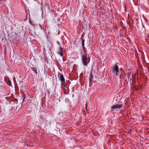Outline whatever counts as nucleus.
Wrapping results in <instances>:
<instances>
[{"label":"nucleus","instance_id":"nucleus-1","mask_svg":"<svg viewBox=\"0 0 149 149\" xmlns=\"http://www.w3.org/2000/svg\"><path fill=\"white\" fill-rule=\"evenodd\" d=\"M81 59L82 62L84 65L87 66L88 63L87 60V55L86 52H85L84 54L82 56Z\"/></svg>","mask_w":149,"mask_h":149},{"label":"nucleus","instance_id":"nucleus-2","mask_svg":"<svg viewBox=\"0 0 149 149\" xmlns=\"http://www.w3.org/2000/svg\"><path fill=\"white\" fill-rule=\"evenodd\" d=\"M112 70L113 73L115 74L116 76L118 75V72L119 71V68L116 63L115 65L113 67Z\"/></svg>","mask_w":149,"mask_h":149},{"label":"nucleus","instance_id":"nucleus-3","mask_svg":"<svg viewBox=\"0 0 149 149\" xmlns=\"http://www.w3.org/2000/svg\"><path fill=\"white\" fill-rule=\"evenodd\" d=\"M63 48L60 45L59 47V50L57 52V54L60 55L61 57L63 56Z\"/></svg>","mask_w":149,"mask_h":149},{"label":"nucleus","instance_id":"nucleus-4","mask_svg":"<svg viewBox=\"0 0 149 149\" xmlns=\"http://www.w3.org/2000/svg\"><path fill=\"white\" fill-rule=\"evenodd\" d=\"M122 107V105L116 104L112 106L111 108L112 109H115L118 108H120Z\"/></svg>","mask_w":149,"mask_h":149},{"label":"nucleus","instance_id":"nucleus-5","mask_svg":"<svg viewBox=\"0 0 149 149\" xmlns=\"http://www.w3.org/2000/svg\"><path fill=\"white\" fill-rule=\"evenodd\" d=\"M60 74V76L59 77V78H60L61 80V83L63 82H65V79L63 75L61 74L60 72L58 73V74Z\"/></svg>","mask_w":149,"mask_h":149},{"label":"nucleus","instance_id":"nucleus-6","mask_svg":"<svg viewBox=\"0 0 149 149\" xmlns=\"http://www.w3.org/2000/svg\"><path fill=\"white\" fill-rule=\"evenodd\" d=\"M61 85H62V88L65 90H66L68 89V88H67V86L65 82L61 83Z\"/></svg>","mask_w":149,"mask_h":149},{"label":"nucleus","instance_id":"nucleus-7","mask_svg":"<svg viewBox=\"0 0 149 149\" xmlns=\"http://www.w3.org/2000/svg\"><path fill=\"white\" fill-rule=\"evenodd\" d=\"M84 42L85 40L84 39H82V45L84 50Z\"/></svg>","mask_w":149,"mask_h":149},{"label":"nucleus","instance_id":"nucleus-8","mask_svg":"<svg viewBox=\"0 0 149 149\" xmlns=\"http://www.w3.org/2000/svg\"><path fill=\"white\" fill-rule=\"evenodd\" d=\"M7 84L9 86H11V81L10 80H8L7 82Z\"/></svg>","mask_w":149,"mask_h":149},{"label":"nucleus","instance_id":"nucleus-9","mask_svg":"<svg viewBox=\"0 0 149 149\" xmlns=\"http://www.w3.org/2000/svg\"><path fill=\"white\" fill-rule=\"evenodd\" d=\"M33 70L36 74H37V70L36 68H33Z\"/></svg>","mask_w":149,"mask_h":149},{"label":"nucleus","instance_id":"nucleus-10","mask_svg":"<svg viewBox=\"0 0 149 149\" xmlns=\"http://www.w3.org/2000/svg\"><path fill=\"white\" fill-rule=\"evenodd\" d=\"M39 25L40 26V29L43 30V29L42 28V27L41 25L40 24H39Z\"/></svg>","mask_w":149,"mask_h":149},{"label":"nucleus","instance_id":"nucleus-11","mask_svg":"<svg viewBox=\"0 0 149 149\" xmlns=\"http://www.w3.org/2000/svg\"><path fill=\"white\" fill-rule=\"evenodd\" d=\"M57 44L58 45L60 46V45H60V42H59V41H57Z\"/></svg>","mask_w":149,"mask_h":149},{"label":"nucleus","instance_id":"nucleus-12","mask_svg":"<svg viewBox=\"0 0 149 149\" xmlns=\"http://www.w3.org/2000/svg\"><path fill=\"white\" fill-rule=\"evenodd\" d=\"M92 80V79H91V78L90 79H89L90 81V82L91 80Z\"/></svg>","mask_w":149,"mask_h":149},{"label":"nucleus","instance_id":"nucleus-13","mask_svg":"<svg viewBox=\"0 0 149 149\" xmlns=\"http://www.w3.org/2000/svg\"><path fill=\"white\" fill-rule=\"evenodd\" d=\"M63 58H64V57H63V61H65L64 60Z\"/></svg>","mask_w":149,"mask_h":149},{"label":"nucleus","instance_id":"nucleus-14","mask_svg":"<svg viewBox=\"0 0 149 149\" xmlns=\"http://www.w3.org/2000/svg\"><path fill=\"white\" fill-rule=\"evenodd\" d=\"M91 79H92V75H91Z\"/></svg>","mask_w":149,"mask_h":149},{"label":"nucleus","instance_id":"nucleus-15","mask_svg":"<svg viewBox=\"0 0 149 149\" xmlns=\"http://www.w3.org/2000/svg\"><path fill=\"white\" fill-rule=\"evenodd\" d=\"M15 100H16V101H18V100H17V99H16Z\"/></svg>","mask_w":149,"mask_h":149},{"label":"nucleus","instance_id":"nucleus-16","mask_svg":"<svg viewBox=\"0 0 149 149\" xmlns=\"http://www.w3.org/2000/svg\"><path fill=\"white\" fill-rule=\"evenodd\" d=\"M59 101L60 102V99H59Z\"/></svg>","mask_w":149,"mask_h":149}]
</instances>
